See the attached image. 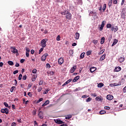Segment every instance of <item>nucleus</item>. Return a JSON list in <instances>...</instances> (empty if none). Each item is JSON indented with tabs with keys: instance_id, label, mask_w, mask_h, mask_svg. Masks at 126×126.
<instances>
[{
	"instance_id": "nucleus-1",
	"label": "nucleus",
	"mask_w": 126,
	"mask_h": 126,
	"mask_svg": "<svg viewBox=\"0 0 126 126\" xmlns=\"http://www.w3.org/2000/svg\"><path fill=\"white\" fill-rule=\"evenodd\" d=\"M48 39H42L41 41V47H42V48H45V47L47 46L46 43Z\"/></svg>"
},
{
	"instance_id": "nucleus-2",
	"label": "nucleus",
	"mask_w": 126,
	"mask_h": 126,
	"mask_svg": "<svg viewBox=\"0 0 126 126\" xmlns=\"http://www.w3.org/2000/svg\"><path fill=\"white\" fill-rule=\"evenodd\" d=\"M66 19L67 20H71V18L72 17V15H71V13L70 12H67V14L65 16Z\"/></svg>"
},
{
	"instance_id": "nucleus-3",
	"label": "nucleus",
	"mask_w": 126,
	"mask_h": 126,
	"mask_svg": "<svg viewBox=\"0 0 126 126\" xmlns=\"http://www.w3.org/2000/svg\"><path fill=\"white\" fill-rule=\"evenodd\" d=\"M1 113H2V114L5 113L6 115H8V113H9L8 109H7V108H6L4 109H1Z\"/></svg>"
},
{
	"instance_id": "nucleus-4",
	"label": "nucleus",
	"mask_w": 126,
	"mask_h": 126,
	"mask_svg": "<svg viewBox=\"0 0 126 126\" xmlns=\"http://www.w3.org/2000/svg\"><path fill=\"white\" fill-rule=\"evenodd\" d=\"M54 122L58 125H62V124H64V122H63L62 121L60 120V119H54Z\"/></svg>"
},
{
	"instance_id": "nucleus-5",
	"label": "nucleus",
	"mask_w": 126,
	"mask_h": 126,
	"mask_svg": "<svg viewBox=\"0 0 126 126\" xmlns=\"http://www.w3.org/2000/svg\"><path fill=\"white\" fill-rule=\"evenodd\" d=\"M38 116L39 118V119H44V113L42 111H39Z\"/></svg>"
},
{
	"instance_id": "nucleus-6",
	"label": "nucleus",
	"mask_w": 126,
	"mask_h": 126,
	"mask_svg": "<svg viewBox=\"0 0 126 126\" xmlns=\"http://www.w3.org/2000/svg\"><path fill=\"white\" fill-rule=\"evenodd\" d=\"M105 24H106V21H103L102 22L100 27L99 28L100 31H102V30H103V29L104 28V26H105Z\"/></svg>"
},
{
	"instance_id": "nucleus-7",
	"label": "nucleus",
	"mask_w": 126,
	"mask_h": 126,
	"mask_svg": "<svg viewBox=\"0 0 126 126\" xmlns=\"http://www.w3.org/2000/svg\"><path fill=\"white\" fill-rule=\"evenodd\" d=\"M11 49H12V50H11L12 53H13V54H18V50L15 48L14 47H11Z\"/></svg>"
},
{
	"instance_id": "nucleus-8",
	"label": "nucleus",
	"mask_w": 126,
	"mask_h": 126,
	"mask_svg": "<svg viewBox=\"0 0 126 126\" xmlns=\"http://www.w3.org/2000/svg\"><path fill=\"white\" fill-rule=\"evenodd\" d=\"M64 60H63V58H60L59 60H58V63L59 64H60V65H62V64H63V63Z\"/></svg>"
},
{
	"instance_id": "nucleus-9",
	"label": "nucleus",
	"mask_w": 126,
	"mask_h": 126,
	"mask_svg": "<svg viewBox=\"0 0 126 126\" xmlns=\"http://www.w3.org/2000/svg\"><path fill=\"white\" fill-rule=\"evenodd\" d=\"M118 30H119L118 26H115V27H112L111 28V31H114V32H117Z\"/></svg>"
},
{
	"instance_id": "nucleus-10",
	"label": "nucleus",
	"mask_w": 126,
	"mask_h": 126,
	"mask_svg": "<svg viewBox=\"0 0 126 126\" xmlns=\"http://www.w3.org/2000/svg\"><path fill=\"white\" fill-rule=\"evenodd\" d=\"M106 98L107 100H113V99H114V96L112 95V94H108L107 95Z\"/></svg>"
},
{
	"instance_id": "nucleus-11",
	"label": "nucleus",
	"mask_w": 126,
	"mask_h": 126,
	"mask_svg": "<svg viewBox=\"0 0 126 126\" xmlns=\"http://www.w3.org/2000/svg\"><path fill=\"white\" fill-rule=\"evenodd\" d=\"M72 81V79H70L68 80L67 81H66L63 85L62 86H64L65 85H66V84H68L70 82H71Z\"/></svg>"
},
{
	"instance_id": "nucleus-12",
	"label": "nucleus",
	"mask_w": 126,
	"mask_h": 126,
	"mask_svg": "<svg viewBox=\"0 0 126 126\" xmlns=\"http://www.w3.org/2000/svg\"><path fill=\"white\" fill-rule=\"evenodd\" d=\"M49 104H50V100H47L42 105V107H45V106H47Z\"/></svg>"
},
{
	"instance_id": "nucleus-13",
	"label": "nucleus",
	"mask_w": 126,
	"mask_h": 126,
	"mask_svg": "<svg viewBox=\"0 0 126 126\" xmlns=\"http://www.w3.org/2000/svg\"><path fill=\"white\" fill-rule=\"evenodd\" d=\"M106 58V54H103L100 58L99 62H103Z\"/></svg>"
},
{
	"instance_id": "nucleus-14",
	"label": "nucleus",
	"mask_w": 126,
	"mask_h": 126,
	"mask_svg": "<svg viewBox=\"0 0 126 126\" xmlns=\"http://www.w3.org/2000/svg\"><path fill=\"white\" fill-rule=\"evenodd\" d=\"M75 69H76V65H74L72 68H71L70 70L71 73H73V72H74V71H75Z\"/></svg>"
},
{
	"instance_id": "nucleus-15",
	"label": "nucleus",
	"mask_w": 126,
	"mask_h": 126,
	"mask_svg": "<svg viewBox=\"0 0 126 126\" xmlns=\"http://www.w3.org/2000/svg\"><path fill=\"white\" fill-rule=\"evenodd\" d=\"M118 61L119 62V63H124V62H125V58L124 57H121L120 58H119L118 59Z\"/></svg>"
},
{
	"instance_id": "nucleus-16",
	"label": "nucleus",
	"mask_w": 126,
	"mask_h": 126,
	"mask_svg": "<svg viewBox=\"0 0 126 126\" xmlns=\"http://www.w3.org/2000/svg\"><path fill=\"white\" fill-rule=\"evenodd\" d=\"M79 36H80V34L78 32H76L75 34V38L76 40H78V39H79Z\"/></svg>"
},
{
	"instance_id": "nucleus-17",
	"label": "nucleus",
	"mask_w": 126,
	"mask_h": 126,
	"mask_svg": "<svg viewBox=\"0 0 126 126\" xmlns=\"http://www.w3.org/2000/svg\"><path fill=\"white\" fill-rule=\"evenodd\" d=\"M80 76H76L73 80V82H76V81H77V80H78V79H79L80 78Z\"/></svg>"
},
{
	"instance_id": "nucleus-18",
	"label": "nucleus",
	"mask_w": 126,
	"mask_h": 126,
	"mask_svg": "<svg viewBox=\"0 0 126 126\" xmlns=\"http://www.w3.org/2000/svg\"><path fill=\"white\" fill-rule=\"evenodd\" d=\"M122 70V68L120 66H118L117 67H115L114 70L115 71L118 72V71H120V70Z\"/></svg>"
},
{
	"instance_id": "nucleus-19",
	"label": "nucleus",
	"mask_w": 126,
	"mask_h": 126,
	"mask_svg": "<svg viewBox=\"0 0 126 126\" xmlns=\"http://www.w3.org/2000/svg\"><path fill=\"white\" fill-rule=\"evenodd\" d=\"M95 100L98 101L102 102V101H103V98H101L100 97L97 96L95 98Z\"/></svg>"
},
{
	"instance_id": "nucleus-20",
	"label": "nucleus",
	"mask_w": 126,
	"mask_h": 126,
	"mask_svg": "<svg viewBox=\"0 0 126 126\" xmlns=\"http://www.w3.org/2000/svg\"><path fill=\"white\" fill-rule=\"evenodd\" d=\"M108 4L109 7L112 6V5H113V0H109Z\"/></svg>"
},
{
	"instance_id": "nucleus-21",
	"label": "nucleus",
	"mask_w": 126,
	"mask_h": 126,
	"mask_svg": "<svg viewBox=\"0 0 126 126\" xmlns=\"http://www.w3.org/2000/svg\"><path fill=\"white\" fill-rule=\"evenodd\" d=\"M72 117V115L69 114L65 116V119L66 120H69V119H71V118Z\"/></svg>"
},
{
	"instance_id": "nucleus-22",
	"label": "nucleus",
	"mask_w": 126,
	"mask_h": 126,
	"mask_svg": "<svg viewBox=\"0 0 126 126\" xmlns=\"http://www.w3.org/2000/svg\"><path fill=\"white\" fill-rule=\"evenodd\" d=\"M67 12H68V11H67L66 10H65L63 12H61V14L62 15H65V14L66 15L67 14Z\"/></svg>"
},
{
	"instance_id": "nucleus-23",
	"label": "nucleus",
	"mask_w": 126,
	"mask_h": 126,
	"mask_svg": "<svg viewBox=\"0 0 126 126\" xmlns=\"http://www.w3.org/2000/svg\"><path fill=\"white\" fill-rule=\"evenodd\" d=\"M95 70H96V67H92L90 68L91 72H94V71H95Z\"/></svg>"
},
{
	"instance_id": "nucleus-24",
	"label": "nucleus",
	"mask_w": 126,
	"mask_h": 126,
	"mask_svg": "<svg viewBox=\"0 0 126 126\" xmlns=\"http://www.w3.org/2000/svg\"><path fill=\"white\" fill-rule=\"evenodd\" d=\"M104 86V84L103 83H100L97 85V87L99 88H102Z\"/></svg>"
},
{
	"instance_id": "nucleus-25",
	"label": "nucleus",
	"mask_w": 126,
	"mask_h": 126,
	"mask_svg": "<svg viewBox=\"0 0 126 126\" xmlns=\"http://www.w3.org/2000/svg\"><path fill=\"white\" fill-rule=\"evenodd\" d=\"M7 63H8V64H9V65H14V63H13V62L10 61H8Z\"/></svg>"
},
{
	"instance_id": "nucleus-26",
	"label": "nucleus",
	"mask_w": 126,
	"mask_h": 126,
	"mask_svg": "<svg viewBox=\"0 0 126 126\" xmlns=\"http://www.w3.org/2000/svg\"><path fill=\"white\" fill-rule=\"evenodd\" d=\"M125 14H126V13H125V12H122L121 17H122L124 19H125V18H126Z\"/></svg>"
},
{
	"instance_id": "nucleus-27",
	"label": "nucleus",
	"mask_w": 126,
	"mask_h": 126,
	"mask_svg": "<svg viewBox=\"0 0 126 126\" xmlns=\"http://www.w3.org/2000/svg\"><path fill=\"white\" fill-rule=\"evenodd\" d=\"M104 42H105V37H103L101 39L100 44L101 45H103V43H104Z\"/></svg>"
},
{
	"instance_id": "nucleus-28",
	"label": "nucleus",
	"mask_w": 126,
	"mask_h": 126,
	"mask_svg": "<svg viewBox=\"0 0 126 126\" xmlns=\"http://www.w3.org/2000/svg\"><path fill=\"white\" fill-rule=\"evenodd\" d=\"M3 104L4 105L5 107L6 108H8V109H10V106H8V104L7 102H4Z\"/></svg>"
},
{
	"instance_id": "nucleus-29",
	"label": "nucleus",
	"mask_w": 126,
	"mask_h": 126,
	"mask_svg": "<svg viewBox=\"0 0 126 126\" xmlns=\"http://www.w3.org/2000/svg\"><path fill=\"white\" fill-rule=\"evenodd\" d=\"M117 43H118V40L116 39H114L113 43L112 45V47H113V46H115V45H116V44H117Z\"/></svg>"
},
{
	"instance_id": "nucleus-30",
	"label": "nucleus",
	"mask_w": 126,
	"mask_h": 126,
	"mask_svg": "<svg viewBox=\"0 0 126 126\" xmlns=\"http://www.w3.org/2000/svg\"><path fill=\"white\" fill-rule=\"evenodd\" d=\"M46 59H47V58H46L45 56H44V55H43L41 57L42 62H45L46 61Z\"/></svg>"
},
{
	"instance_id": "nucleus-31",
	"label": "nucleus",
	"mask_w": 126,
	"mask_h": 126,
	"mask_svg": "<svg viewBox=\"0 0 126 126\" xmlns=\"http://www.w3.org/2000/svg\"><path fill=\"white\" fill-rule=\"evenodd\" d=\"M49 91H50L49 89L45 90V91L43 92V94H48V92H49Z\"/></svg>"
},
{
	"instance_id": "nucleus-32",
	"label": "nucleus",
	"mask_w": 126,
	"mask_h": 126,
	"mask_svg": "<svg viewBox=\"0 0 126 126\" xmlns=\"http://www.w3.org/2000/svg\"><path fill=\"white\" fill-rule=\"evenodd\" d=\"M99 114L100 115H104V114H106V111L105 110H101L99 112Z\"/></svg>"
},
{
	"instance_id": "nucleus-33",
	"label": "nucleus",
	"mask_w": 126,
	"mask_h": 126,
	"mask_svg": "<svg viewBox=\"0 0 126 126\" xmlns=\"http://www.w3.org/2000/svg\"><path fill=\"white\" fill-rule=\"evenodd\" d=\"M43 97H41L39 99V100H38L36 102V104H38L39 103H40V102H42V101H43Z\"/></svg>"
},
{
	"instance_id": "nucleus-34",
	"label": "nucleus",
	"mask_w": 126,
	"mask_h": 126,
	"mask_svg": "<svg viewBox=\"0 0 126 126\" xmlns=\"http://www.w3.org/2000/svg\"><path fill=\"white\" fill-rule=\"evenodd\" d=\"M93 43H94V45H97V44H98V40L94 39L93 40Z\"/></svg>"
},
{
	"instance_id": "nucleus-35",
	"label": "nucleus",
	"mask_w": 126,
	"mask_h": 126,
	"mask_svg": "<svg viewBox=\"0 0 126 126\" xmlns=\"http://www.w3.org/2000/svg\"><path fill=\"white\" fill-rule=\"evenodd\" d=\"M107 28H112V25L111 24H107L106 25Z\"/></svg>"
},
{
	"instance_id": "nucleus-36",
	"label": "nucleus",
	"mask_w": 126,
	"mask_h": 126,
	"mask_svg": "<svg viewBox=\"0 0 126 126\" xmlns=\"http://www.w3.org/2000/svg\"><path fill=\"white\" fill-rule=\"evenodd\" d=\"M43 51H44V47H42L40 49L38 54L40 55V54H41V53H42V52H43Z\"/></svg>"
},
{
	"instance_id": "nucleus-37",
	"label": "nucleus",
	"mask_w": 126,
	"mask_h": 126,
	"mask_svg": "<svg viewBox=\"0 0 126 126\" xmlns=\"http://www.w3.org/2000/svg\"><path fill=\"white\" fill-rule=\"evenodd\" d=\"M106 7H107V4L106 3H105L103 5V8L102 9L103 11H105V10H106Z\"/></svg>"
},
{
	"instance_id": "nucleus-38",
	"label": "nucleus",
	"mask_w": 126,
	"mask_h": 126,
	"mask_svg": "<svg viewBox=\"0 0 126 126\" xmlns=\"http://www.w3.org/2000/svg\"><path fill=\"white\" fill-rule=\"evenodd\" d=\"M14 89H15V87H12L10 90V92H13V90H14Z\"/></svg>"
},
{
	"instance_id": "nucleus-39",
	"label": "nucleus",
	"mask_w": 126,
	"mask_h": 126,
	"mask_svg": "<svg viewBox=\"0 0 126 126\" xmlns=\"http://www.w3.org/2000/svg\"><path fill=\"white\" fill-rule=\"evenodd\" d=\"M56 40L57 41H61V36L60 35L57 36Z\"/></svg>"
},
{
	"instance_id": "nucleus-40",
	"label": "nucleus",
	"mask_w": 126,
	"mask_h": 126,
	"mask_svg": "<svg viewBox=\"0 0 126 126\" xmlns=\"http://www.w3.org/2000/svg\"><path fill=\"white\" fill-rule=\"evenodd\" d=\"M105 52V49H102V50L100 51V52H99L98 55H102L103 53Z\"/></svg>"
},
{
	"instance_id": "nucleus-41",
	"label": "nucleus",
	"mask_w": 126,
	"mask_h": 126,
	"mask_svg": "<svg viewBox=\"0 0 126 126\" xmlns=\"http://www.w3.org/2000/svg\"><path fill=\"white\" fill-rule=\"evenodd\" d=\"M92 53V52L91 51H88L87 52V56H90V55H91V53Z\"/></svg>"
},
{
	"instance_id": "nucleus-42",
	"label": "nucleus",
	"mask_w": 126,
	"mask_h": 126,
	"mask_svg": "<svg viewBox=\"0 0 126 126\" xmlns=\"http://www.w3.org/2000/svg\"><path fill=\"white\" fill-rule=\"evenodd\" d=\"M19 80H21L22 79V74H20L18 77Z\"/></svg>"
},
{
	"instance_id": "nucleus-43",
	"label": "nucleus",
	"mask_w": 126,
	"mask_h": 126,
	"mask_svg": "<svg viewBox=\"0 0 126 126\" xmlns=\"http://www.w3.org/2000/svg\"><path fill=\"white\" fill-rule=\"evenodd\" d=\"M22 79H23V80H26V79H27V76L26 75H24Z\"/></svg>"
},
{
	"instance_id": "nucleus-44",
	"label": "nucleus",
	"mask_w": 126,
	"mask_h": 126,
	"mask_svg": "<svg viewBox=\"0 0 126 126\" xmlns=\"http://www.w3.org/2000/svg\"><path fill=\"white\" fill-rule=\"evenodd\" d=\"M92 100V98L91 97H89L86 99V102H90Z\"/></svg>"
},
{
	"instance_id": "nucleus-45",
	"label": "nucleus",
	"mask_w": 126,
	"mask_h": 126,
	"mask_svg": "<svg viewBox=\"0 0 126 126\" xmlns=\"http://www.w3.org/2000/svg\"><path fill=\"white\" fill-rule=\"evenodd\" d=\"M43 82H44L43 80H40L39 83V85H42L43 84Z\"/></svg>"
},
{
	"instance_id": "nucleus-46",
	"label": "nucleus",
	"mask_w": 126,
	"mask_h": 126,
	"mask_svg": "<svg viewBox=\"0 0 126 126\" xmlns=\"http://www.w3.org/2000/svg\"><path fill=\"white\" fill-rule=\"evenodd\" d=\"M113 3L114 4H117L118 3V0H113Z\"/></svg>"
},
{
	"instance_id": "nucleus-47",
	"label": "nucleus",
	"mask_w": 126,
	"mask_h": 126,
	"mask_svg": "<svg viewBox=\"0 0 126 126\" xmlns=\"http://www.w3.org/2000/svg\"><path fill=\"white\" fill-rule=\"evenodd\" d=\"M80 59H83L84 58V53H82L80 57Z\"/></svg>"
},
{
	"instance_id": "nucleus-48",
	"label": "nucleus",
	"mask_w": 126,
	"mask_h": 126,
	"mask_svg": "<svg viewBox=\"0 0 126 126\" xmlns=\"http://www.w3.org/2000/svg\"><path fill=\"white\" fill-rule=\"evenodd\" d=\"M26 53H29V52H30V49L29 48L26 47Z\"/></svg>"
},
{
	"instance_id": "nucleus-49",
	"label": "nucleus",
	"mask_w": 126,
	"mask_h": 126,
	"mask_svg": "<svg viewBox=\"0 0 126 126\" xmlns=\"http://www.w3.org/2000/svg\"><path fill=\"white\" fill-rule=\"evenodd\" d=\"M25 62V59H23L20 60L21 63H24Z\"/></svg>"
},
{
	"instance_id": "nucleus-50",
	"label": "nucleus",
	"mask_w": 126,
	"mask_h": 126,
	"mask_svg": "<svg viewBox=\"0 0 126 126\" xmlns=\"http://www.w3.org/2000/svg\"><path fill=\"white\" fill-rule=\"evenodd\" d=\"M36 72H37V69H36L35 68L32 70V73H36Z\"/></svg>"
},
{
	"instance_id": "nucleus-51",
	"label": "nucleus",
	"mask_w": 126,
	"mask_h": 126,
	"mask_svg": "<svg viewBox=\"0 0 126 126\" xmlns=\"http://www.w3.org/2000/svg\"><path fill=\"white\" fill-rule=\"evenodd\" d=\"M42 89H43L42 88V87H40V88H38V92H41V91H42Z\"/></svg>"
},
{
	"instance_id": "nucleus-52",
	"label": "nucleus",
	"mask_w": 126,
	"mask_h": 126,
	"mask_svg": "<svg viewBox=\"0 0 126 126\" xmlns=\"http://www.w3.org/2000/svg\"><path fill=\"white\" fill-rule=\"evenodd\" d=\"M90 13H91V14H94L95 15H96V12H94L93 11H92L90 12Z\"/></svg>"
},
{
	"instance_id": "nucleus-53",
	"label": "nucleus",
	"mask_w": 126,
	"mask_h": 126,
	"mask_svg": "<svg viewBox=\"0 0 126 126\" xmlns=\"http://www.w3.org/2000/svg\"><path fill=\"white\" fill-rule=\"evenodd\" d=\"M18 70H16L13 71V74H16L18 72Z\"/></svg>"
},
{
	"instance_id": "nucleus-54",
	"label": "nucleus",
	"mask_w": 126,
	"mask_h": 126,
	"mask_svg": "<svg viewBox=\"0 0 126 126\" xmlns=\"http://www.w3.org/2000/svg\"><path fill=\"white\" fill-rule=\"evenodd\" d=\"M105 110H110V107L109 106H105L104 107Z\"/></svg>"
},
{
	"instance_id": "nucleus-55",
	"label": "nucleus",
	"mask_w": 126,
	"mask_h": 126,
	"mask_svg": "<svg viewBox=\"0 0 126 126\" xmlns=\"http://www.w3.org/2000/svg\"><path fill=\"white\" fill-rule=\"evenodd\" d=\"M20 64H19V63H16V64H15V66H16V67H19L20 66Z\"/></svg>"
},
{
	"instance_id": "nucleus-56",
	"label": "nucleus",
	"mask_w": 126,
	"mask_h": 126,
	"mask_svg": "<svg viewBox=\"0 0 126 126\" xmlns=\"http://www.w3.org/2000/svg\"><path fill=\"white\" fill-rule=\"evenodd\" d=\"M11 126H16V123L15 122H13L11 124Z\"/></svg>"
},
{
	"instance_id": "nucleus-57",
	"label": "nucleus",
	"mask_w": 126,
	"mask_h": 126,
	"mask_svg": "<svg viewBox=\"0 0 126 126\" xmlns=\"http://www.w3.org/2000/svg\"><path fill=\"white\" fill-rule=\"evenodd\" d=\"M50 75H54V74H55V72L54 71H50Z\"/></svg>"
},
{
	"instance_id": "nucleus-58",
	"label": "nucleus",
	"mask_w": 126,
	"mask_h": 126,
	"mask_svg": "<svg viewBox=\"0 0 126 126\" xmlns=\"http://www.w3.org/2000/svg\"><path fill=\"white\" fill-rule=\"evenodd\" d=\"M26 56L27 58L29 57V52H26Z\"/></svg>"
},
{
	"instance_id": "nucleus-59",
	"label": "nucleus",
	"mask_w": 126,
	"mask_h": 126,
	"mask_svg": "<svg viewBox=\"0 0 126 126\" xmlns=\"http://www.w3.org/2000/svg\"><path fill=\"white\" fill-rule=\"evenodd\" d=\"M125 0H122V2H121V5H124Z\"/></svg>"
},
{
	"instance_id": "nucleus-60",
	"label": "nucleus",
	"mask_w": 126,
	"mask_h": 126,
	"mask_svg": "<svg viewBox=\"0 0 126 126\" xmlns=\"http://www.w3.org/2000/svg\"><path fill=\"white\" fill-rule=\"evenodd\" d=\"M32 82H34V81H35V80H36V78H34V77H32Z\"/></svg>"
},
{
	"instance_id": "nucleus-61",
	"label": "nucleus",
	"mask_w": 126,
	"mask_h": 126,
	"mask_svg": "<svg viewBox=\"0 0 126 126\" xmlns=\"http://www.w3.org/2000/svg\"><path fill=\"white\" fill-rule=\"evenodd\" d=\"M28 96H29L30 97H32V94H31V93L29 92L28 94Z\"/></svg>"
},
{
	"instance_id": "nucleus-62",
	"label": "nucleus",
	"mask_w": 126,
	"mask_h": 126,
	"mask_svg": "<svg viewBox=\"0 0 126 126\" xmlns=\"http://www.w3.org/2000/svg\"><path fill=\"white\" fill-rule=\"evenodd\" d=\"M48 56H49V54H48V53H45L43 55V56H44L46 58H47V57H48Z\"/></svg>"
},
{
	"instance_id": "nucleus-63",
	"label": "nucleus",
	"mask_w": 126,
	"mask_h": 126,
	"mask_svg": "<svg viewBox=\"0 0 126 126\" xmlns=\"http://www.w3.org/2000/svg\"><path fill=\"white\" fill-rule=\"evenodd\" d=\"M87 97H88L87 95H82V98H87Z\"/></svg>"
},
{
	"instance_id": "nucleus-64",
	"label": "nucleus",
	"mask_w": 126,
	"mask_h": 126,
	"mask_svg": "<svg viewBox=\"0 0 126 126\" xmlns=\"http://www.w3.org/2000/svg\"><path fill=\"white\" fill-rule=\"evenodd\" d=\"M46 67H49V68L51 67V65H50V64L47 63L46 64Z\"/></svg>"
}]
</instances>
